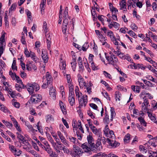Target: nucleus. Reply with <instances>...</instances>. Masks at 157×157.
<instances>
[{
  "label": "nucleus",
  "instance_id": "obj_1",
  "mask_svg": "<svg viewBox=\"0 0 157 157\" xmlns=\"http://www.w3.org/2000/svg\"><path fill=\"white\" fill-rule=\"evenodd\" d=\"M89 147L87 145V143H85L82 144L81 147L83 149L84 152L87 153L88 155L92 154V151L93 152H97L101 150L98 148V147L96 146L94 144L90 145Z\"/></svg>",
  "mask_w": 157,
  "mask_h": 157
},
{
  "label": "nucleus",
  "instance_id": "obj_2",
  "mask_svg": "<svg viewBox=\"0 0 157 157\" xmlns=\"http://www.w3.org/2000/svg\"><path fill=\"white\" fill-rule=\"evenodd\" d=\"M109 56H106L105 58L109 64L114 65L118 62L117 57L112 53H109Z\"/></svg>",
  "mask_w": 157,
  "mask_h": 157
},
{
  "label": "nucleus",
  "instance_id": "obj_3",
  "mask_svg": "<svg viewBox=\"0 0 157 157\" xmlns=\"http://www.w3.org/2000/svg\"><path fill=\"white\" fill-rule=\"evenodd\" d=\"M48 138L49 141L51 144L52 147L57 153H60L61 152L60 150L62 149L61 147L57 145L56 143L54 142L53 140L50 135L49 134H48Z\"/></svg>",
  "mask_w": 157,
  "mask_h": 157
},
{
  "label": "nucleus",
  "instance_id": "obj_4",
  "mask_svg": "<svg viewBox=\"0 0 157 157\" xmlns=\"http://www.w3.org/2000/svg\"><path fill=\"white\" fill-rule=\"evenodd\" d=\"M42 99L41 95L38 94H33L30 98V101L33 104H36L40 102Z\"/></svg>",
  "mask_w": 157,
  "mask_h": 157
},
{
  "label": "nucleus",
  "instance_id": "obj_5",
  "mask_svg": "<svg viewBox=\"0 0 157 157\" xmlns=\"http://www.w3.org/2000/svg\"><path fill=\"white\" fill-rule=\"evenodd\" d=\"M79 101V106L78 108L80 109H81L83 106L84 107L86 106L87 103V96L86 95H84L81 97V98L78 100Z\"/></svg>",
  "mask_w": 157,
  "mask_h": 157
},
{
  "label": "nucleus",
  "instance_id": "obj_6",
  "mask_svg": "<svg viewBox=\"0 0 157 157\" xmlns=\"http://www.w3.org/2000/svg\"><path fill=\"white\" fill-rule=\"evenodd\" d=\"M42 82H44L45 81H47V82L49 83H51L52 78V76L50 75L49 74L48 72H47L45 75V76H44L42 78Z\"/></svg>",
  "mask_w": 157,
  "mask_h": 157
},
{
  "label": "nucleus",
  "instance_id": "obj_7",
  "mask_svg": "<svg viewBox=\"0 0 157 157\" xmlns=\"http://www.w3.org/2000/svg\"><path fill=\"white\" fill-rule=\"evenodd\" d=\"M78 80L80 87L82 88L83 86L86 87V83L84 79L82 78L81 75L78 74L77 75Z\"/></svg>",
  "mask_w": 157,
  "mask_h": 157
},
{
  "label": "nucleus",
  "instance_id": "obj_8",
  "mask_svg": "<svg viewBox=\"0 0 157 157\" xmlns=\"http://www.w3.org/2000/svg\"><path fill=\"white\" fill-rule=\"evenodd\" d=\"M144 102L142 104V109L144 112H147L149 109H148V107L149 106L148 100L147 99H143Z\"/></svg>",
  "mask_w": 157,
  "mask_h": 157
},
{
  "label": "nucleus",
  "instance_id": "obj_9",
  "mask_svg": "<svg viewBox=\"0 0 157 157\" xmlns=\"http://www.w3.org/2000/svg\"><path fill=\"white\" fill-rule=\"evenodd\" d=\"M140 96L141 98L144 99H147V97L150 99L153 98V96L151 94L149 93H147L145 91H142L140 93Z\"/></svg>",
  "mask_w": 157,
  "mask_h": 157
},
{
  "label": "nucleus",
  "instance_id": "obj_10",
  "mask_svg": "<svg viewBox=\"0 0 157 157\" xmlns=\"http://www.w3.org/2000/svg\"><path fill=\"white\" fill-rule=\"evenodd\" d=\"M73 149L74 151L72 155H82L83 153V151L81 149L75 145H73Z\"/></svg>",
  "mask_w": 157,
  "mask_h": 157
},
{
  "label": "nucleus",
  "instance_id": "obj_11",
  "mask_svg": "<svg viewBox=\"0 0 157 157\" xmlns=\"http://www.w3.org/2000/svg\"><path fill=\"white\" fill-rule=\"evenodd\" d=\"M45 36L47 39L48 49V50H50L52 43L51 41L52 36L50 35V34L48 33L47 34H45Z\"/></svg>",
  "mask_w": 157,
  "mask_h": 157
},
{
  "label": "nucleus",
  "instance_id": "obj_12",
  "mask_svg": "<svg viewBox=\"0 0 157 157\" xmlns=\"http://www.w3.org/2000/svg\"><path fill=\"white\" fill-rule=\"evenodd\" d=\"M108 143L112 147L115 148L117 146H119L120 144L117 142L115 141V140H111L108 139Z\"/></svg>",
  "mask_w": 157,
  "mask_h": 157
},
{
  "label": "nucleus",
  "instance_id": "obj_13",
  "mask_svg": "<svg viewBox=\"0 0 157 157\" xmlns=\"http://www.w3.org/2000/svg\"><path fill=\"white\" fill-rule=\"evenodd\" d=\"M120 9L123 10L124 12L127 11L126 2L125 0H122L119 2Z\"/></svg>",
  "mask_w": 157,
  "mask_h": 157
},
{
  "label": "nucleus",
  "instance_id": "obj_14",
  "mask_svg": "<svg viewBox=\"0 0 157 157\" xmlns=\"http://www.w3.org/2000/svg\"><path fill=\"white\" fill-rule=\"evenodd\" d=\"M63 18L64 19L63 21V23H68V19H70L69 18L68 14V8L66 7L64 9V11L63 13Z\"/></svg>",
  "mask_w": 157,
  "mask_h": 157
},
{
  "label": "nucleus",
  "instance_id": "obj_15",
  "mask_svg": "<svg viewBox=\"0 0 157 157\" xmlns=\"http://www.w3.org/2000/svg\"><path fill=\"white\" fill-rule=\"evenodd\" d=\"M97 155L103 157H118L117 156L113 154L112 153H110L108 154L105 153H99L97 154Z\"/></svg>",
  "mask_w": 157,
  "mask_h": 157
},
{
  "label": "nucleus",
  "instance_id": "obj_16",
  "mask_svg": "<svg viewBox=\"0 0 157 157\" xmlns=\"http://www.w3.org/2000/svg\"><path fill=\"white\" fill-rule=\"evenodd\" d=\"M26 88L27 90L30 95H32L34 93V91L32 83L28 84Z\"/></svg>",
  "mask_w": 157,
  "mask_h": 157
},
{
  "label": "nucleus",
  "instance_id": "obj_17",
  "mask_svg": "<svg viewBox=\"0 0 157 157\" xmlns=\"http://www.w3.org/2000/svg\"><path fill=\"white\" fill-rule=\"evenodd\" d=\"M50 89L49 94L50 96L53 100H55L56 99V90L52 86L50 87Z\"/></svg>",
  "mask_w": 157,
  "mask_h": 157
},
{
  "label": "nucleus",
  "instance_id": "obj_18",
  "mask_svg": "<svg viewBox=\"0 0 157 157\" xmlns=\"http://www.w3.org/2000/svg\"><path fill=\"white\" fill-rule=\"evenodd\" d=\"M59 104L60 109L63 113L64 115L66 114H67V111L65 104L61 101H59Z\"/></svg>",
  "mask_w": 157,
  "mask_h": 157
},
{
  "label": "nucleus",
  "instance_id": "obj_19",
  "mask_svg": "<svg viewBox=\"0 0 157 157\" xmlns=\"http://www.w3.org/2000/svg\"><path fill=\"white\" fill-rule=\"evenodd\" d=\"M45 119L46 122L48 123H53L54 121V118L50 114L46 115Z\"/></svg>",
  "mask_w": 157,
  "mask_h": 157
},
{
  "label": "nucleus",
  "instance_id": "obj_20",
  "mask_svg": "<svg viewBox=\"0 0 157 157\" xmlns=\"http://www.w3.org/2000/svg\"><path fill=\"white\" fill-rule=\"evenodd\" d=\"M44 149L45 150L47 153L50 155H52L53 154V152L52 149L51 148L50 145L49 144L44 146Z\"/></svg>",
  "mask_w": 157,
  "mask_h": 157
},
{
  "label": "nucleus",
  "instance_id": "obj_21",
  "mask_svg": "<svg viewBox=\"0 0 157 157\" xmlns=\"http://www.w3.org/2000/svg\"><path fill=\"white\" fill-rule=\"evenodd\" d=\"M105 136L107 137V142L108 139H110L111 140H113L115 139V136L114 134V132L112 130H110V132L108 133V134H106Z\"/></svg>",
  "mask_w": 157,
  "mask_h": 157
},
{
  "label": "nucleus",
  "instance_id": "obj_22",
  "mask_svg": "<svg viewBox=\"0 0 157 157\" xmlns=\"http://www.w3.org/2000/svg\"><path fill=\"white\" fill-rule=\"evenodd\" d=\"M106 34L108 37H109L111 41H114L115 37L113 32L110 30H107Z\"/></svg>",
  "mask_w": 157,
  "mask_h": 157
},
{
  "label": "nucleus",
  "instance_id": "obj_23",
  "mask_svg": "<svg viewBox=\"0 0 157 157\" xmlns=\"http://www.w3.org/2000/svg\"><path fill=\"white\" fill-rule=\"evenodd\" d=\"M11 119L12 121L13 122L14 125L16 128V129L18 131L21 132V128H20V125H19L18 122L16 119L13 117L11 118Z\"/></svg>",
  "mask_w": 157,
  "mask_h": 157
},
{
  "label": "nucleus",
  "instance_id": "obj_24",
  "mask_svg": "<svg viewBox=\"0 0 157 157\" xmlns=\"http://www.w3.org/2000/svg\"><path fill=\"white\" fill-rule=\"evenodd\" d=\"M42 59L45 63H46L48 61V58L46 53V52L45 51H42Z\"/></svg>",
  "mask_w": 157,
  "mask_h": 157
},
{
  "label": "nucleus",
  "instance_id": "obj_25",
  "mask_svg": "<svg viewBox=\"0 0 157 157\" xmlns=\"http://www.w3.org/2000/svg\"><path fill=\"white\" fill-rule=\"evenodd\" d=\"M6 34V33L4 31H2V36L0 38V44H6L5 37Z\"/></svg>",
  "mask_w": 157,
  "mask_h": 157
},
{
  "label": "nucleus",
  "instance_id": "obj_26",
  "mask_svg": "<svg viewBox=\"0 0 157 157\" xmlns=\"http://www.w3.org/2000/svg\"><path fill=\"white\" fill-rule=\"evenodd\" d=\"M87 140L88 142L87 145L88 146L92 145L94 144V140L91 136L89 135L87 136Z\"/></svg>",
  "mask_w": 157,
  "mask_h": 157
},
{
  "label": "nucleus",
  "instance_id": "obj_27",
  "mask_svg": "<svg viewBox=\"0 0 157 157\" xmlns=\"http://www.w3.org/2000/svg\"><path fill=\"white\" fill-rule=\"evenodd\" d=\"M148 115L150 119L154 122H155L156 118L154 115L152 114L150 110H148L147 112Z\"/></svg>",
  "mask_w": 157,
  "mask_h": 157
},
{
  "label": "nucleus",
  "instance_id": "obj_28",
  "mask_svg": "<svg viewBox=\"0 0 157 157\" xmlns=\"http://www.w3.org/2000/svg\"><path fill=\"white\" fill-rule=\"evenodd\" d=\"M2 81L3 82L4 85L3 87V90H6L9 92L11 90L8 88L9 86L8 83L7 82H5L4 81Z\"/></svg>",
  "mask_w": 157,
  "mask_h": 157
},
{
  "label": "nucleus",
  "instance_id": "obj_29",
  "mask_svg": "<svg viewBox=\"0 0 157 157\" xmlns=\"http://www.w3.org/2000/svg\"><path fill=\"white\" fill-rule=\"evenodd\" d=\"M59 65L60 68L62 70L64 71L66 68V64L65 62H64L63 61H62L61 59Z\"/></svg>",
  "mask_w": 157,
  "mask_h": 157
},
{
  "label": "nucleus",
  "instance_id": "obj_30",
  "mask_svg": "<svg viewBox=\"0 0 157 157\" xmlns=\"http://www.w3.org/2000/svg\"><path fill=\"white\" fill-rule=\"evenodd\" d=\"M18 132L16 133L17 135V137L22 142L25 139V137L21 134V133H22V132L21 130V132Z\"/></svg>",
  "mask_w": 157,
  "mask_h": 157
},
{
  "label": "nucleus",
  "instance_id": "obj_31",
  "mask_svg": "<svg viewBox=\"0 0 157 157\" xmlns=\"http://www.w3.org/2000/svg\"><path fill=\"white\" fill-rule=\"evenodd\" d=\"M16 89L19 92H21L22 89V88H24L25 86L23 84H16L15 86Z\"/></svg>",
  "mask_w": 157,
  "mask_h": 157
},
{
  "label": "nucleus",
  "instance_id": "obj_32",
  "mask_svg": "<svg viewBox=\"0 0 157 157\" xmlns=\"http://www.w3.org/2000/svg\"><path fill=\"white\" fill-rule=\"evenodd\" d=\"M30 57H31L32 59L35 62H37L38 61V59L34 52H31V56Z\"/></svg>",
  "mask_w": 157,
  "mask_h": 157
},
{
  "label": "nucleus",
  "instance_id": "obj_33",
  "mask_svg": "<svg viewBox=\"0 0 157 157\" xmlns=\"http://www.w3.org/2000/svg\"><path fill=\"white\" fill-rule=\"evenodd\" d=\"M100 139L98 137L95 145L96 146L98 147V148H99V149L101 150L102 149V147Z\"/></svg>",
  "mask_w": 157,
  "mask_h": 157
},
{
  "label": "nucleus",
  "instance_id": "obj_34",
  "mask_svg": "<svg viewBox=\"0 0 157 157\" xmlns=\"http://www.w3.org/2000/svg\"><path fill=\"white\" fill-rule=\"evenodd\" d=\"M72 68L73 71H75L76 67V60L75 59H72V61L71 63Z\"/></svg>",
  "mask_w": 157,
  "mask_h": 157
},
{
  "label": "nucleus",
  "instance_id": "obj_35",
  "mask_svg": "<svg viewBox=\"0 0 157 157\" xmlns=\"http://www.w3.org/2000/svg\"><path fill=\"white\" fill-rule=\"evenodd\" d=\"M68 100L70 105L71 106H73L75 103V97L69 96Z\"/></svg>",
  "mask_w": 157,
  "mask_h": 157
},
{
  "label": "nucleus",
  "instance_id": "obj_36",
  "mask_svg": "<svg viewBox=\"0 0 157 157\" xmlns=\"http://www.w3.org/2000/svg\"><path fill=\"white\" fill-rule=\"evenodd\" d=\"M131 88L132 90L135 92H136L138 93H139L140 92V88L139 86H131Z\"/></svg>",
  "mask_w": 157,
  "mask_h": 157
},
{
  "label": "nucleus",
  "instance_id": "obj_37",
  "mask_svg": "<svg viewBox=\"0 0 157 157\" xmlns=\"http://www.w3.org/2000/svg\"><path fill=\"white\" fill-rule=\"evenodd\" d=\"M52 136L54 138L56 141V143L58 144L59 145H61V144L60 143L59 141V140L57 137V135L54 133H52Z\"/></svg>",
  "mask_w": 157,
  "mask_h": 157
},
{
  "label": "nucleus",
  "instance_id": "obj_38",
  "mask_svg": "<svg viewBox=\"0 0 157 157\" xmlns=\"http://www.w3.org/2000/svg\"><path fill=\"white\" fill-rule=\"evenodd\" d=\"M130 135L129 133H127L125 136L124 140V143H128L129 142Z\"/></svg>",
  "mask_w": 157,
  "mask_h": 157
},
{
  "label": "nucleus",
  "instance_id": "obj_39",
  "mask_svg": "<svg viewBox=\"0 0 157 157\" xmlns=\"http://www.w3.org/2000/svg\"><path fill=\"white\" fill-rule=\"evenodd\" d=\"M110 111L111 116L110 120L112 121L113 118L115 116L116 113H115L114 109L113 107L111 108Z\"/></svg>",
  "mask_w": 157,
  "mask_h": 157
},
{
  "label": "nucleus",
  "instance_id": "obj_40",
  "mask_svg": "<svg viewBox=\"0 0 157 157\" xmlns=\"http://www.w3.org/2000/svg\"><path fill=\"white\" fill-rule=\"evenodd\" d=\"M121 94L118 91H116L115 94V98L116 101H120V98L121 97Z\"/></svg>",
  "mask_w": 157,
  "mask_h": 157
},
{
  "label": "nucleus",
  "instance_id": "obj_41",
  "mask_svg": "<svg viewBox=\"0 0 157 157\" xmlns=\"http://www.w3.org/2000/svg\"><path fill=\"white\" fill-rule=\"evenodd\" d=\"M33 87L34 90H35L36 92L38 90L40 89V87L39 85L37 83L34 82L32 83Z\"/></svg>",
  "mask_w": 157,
  "mask_h": 157
},
{
  "label": "nucleus",
  "instance_id": "obj_42",
  "mask_svg": "<svg viewBox=\"0 0 157 157\" xmlns=\"http://www.w3.org/2000/svg\"><path fill=\"white\" fill-rule=\"evenodd\" d=\"M142 80L144 83L148 86L151 87L154 86V84H153L151 82L144 79H143Z\"/></svg>",
  "mask_w": 157,
  "mask_h": 157
},
{
  "label": "nucleus",
  "instance_id": "obj_43",
  "mask_svg": "<svg viewBox=\"0 0 157 157\" xmlns=\"http://www.w3.org/2000/svg\"><path fill=\"white\" fill-rule=\"evenodd\" d=\"M88 115L92 119H94L95 117V114L90 110L87 111Z\"/></svg>",
  "mask_w": 157,
  "mask_h": 157
},
{
  "label": "nucleus",
  "instance_id": "obj_44",
  "mask_svg": "<svg viewBox=\"0 0 157 157\" xmlns=\"http://www.w3.org/2000/svg\"><path fill=\"white\" fill-rule=\"evenodd\" d=\"M91 65L92 69L94 71H95L99 69L98 66L96 65L93 62L91 63Z\"/></svg>",
  "mask_w": 157,
  "mask_h": 157
},
{
  "label": "nucleus",
  "instance_id": "obj_45",
  "mask_svg": "<svg viewBox=\"0 0 157 157\" xmlns=\"http://www.w3.org/2000/svg\"><path fill=\"white\" fill-rule=\"evenodd\" d=\"M151 147L150 146H149L148 147V149L149 152H148V154H149L148 156V157H154V155H153V154L154 153H156V152H154V151H151L150 149L151 148Z\"/></svg>",
  "mask_w": 157,
  "mask_h": 157
},
{
  "label": "nucleus",
  "instance_id": "obj_46",
  "mask_svg": "<svg viewBox=\"0 0 157 157\" xmlns=\"http://www.w3.org/2000/svg\"><path fill=\"white\" fill-rule=\"evenodd\" d=\"M63 75L64 76H66L68 83L72 82L71 75L70 74H66L65 73H63Z\"/></svg>",
  "mask_w": 157,
  "mask_h": 157
},
{
  "label": "nucleus",
  "instance_id": "obj_47",
  "mask_svg": "<svg viewBox=\"0 0 157 157\" xmlns=\"http://www.w3.org/2000/svg\"><path fill=\"white\" fill-rule=\"evenodd\" d=\"M62 150L65 153L67 154H69L70 153V154H71V152H70L69 149L66 147L64 145L62 147Z\"/></svg>",
  "mask_w": 157,
  "mask_h": 157
},
{
  "label": "nucleus",
  "instance_id": "obj_48",
  "mask_svg": "<svg viewBox=\"0 0 157 157\" xmlns=\"http://www.w3.org/2000/svg\"><path fill=\"white\" fill-rule=\"evenodd\" d=\"M16 61L15 60L13 59L12 65V69L13 70H17V67L16 66Z\"/></svg>",
  "mask_w": 157,
  "mask_h": 157
},
{
  "label": "nucleus",
  "instance_id": "obj_49",
  "mask_svg": "<svg viewBox=\"0 0 157 157\" xmlns=\"http://www.w3.org/2000/svg\"><path fill=\"white\" fill-rule=\"evenodd\" d=\"M0 109L3 112L6 113L8 111V110L4 105L0 103Z\"/></svg>",
  "mask_w": 157,
  "mask_h": 157
},
{
  "label": "nucleus",
  "instance_id": "obj_50",
  "mask_svg": "<svg viewBox=\"0 0 157 157\" xmlns=\"http://www.w3.org/2000/svg\"><path fill=\"white\" fill-rule=\"evenodd\" d=\"M24 53L26 57H29L31 56V52L30 53L29 52L27 48H25Z\"/></svg>",
  "mask_w": 157,
  "mask_h": 157
},
{
  "label": "nucleus",
  "instance_id": "obj_51",
  "mask_svg": "<svg viewBox=\"0 0 157 157\" xmlns=\"http://www.w3.org/2000/svg\"><path fill=\"white\" fill-rule=\"evenodd\" d=\"M72 126L74 128V130H76L77 128H78V122L75 121L73 120L72 122Z\"/></svg>",
  "mask_w": 157,
  "mask_h": 157
},
{
  "label": "nucleus",
  "instance_id": "obj_52",
  "mask_svg": "<svg viewBox=\"0 0 157 157\" xmlns=\"http://www.w3.org/2000/svg\"><path fill=\"white\" fill-rule=\"evenodd\" d=\"M78 128L81 131L82 133H84V130L81 126V123L80 121H78Z\"/></svg>",
  "mask_w": 157,
  "mask_h": 157
},
{
  "label": "nucleus",
  "instance_id": "obj_53",
  "mask_svg": "<svg viewBox=\"0 0 157 157\" xmlns=\"http://www.w3.org/2000/svg\"><path fill=\"white\" fill-rule=\"evenodd\" d=\"M92 85V84L91 83H89V84L88 85V86H86V90L87 92L90 94L91 93V88L90 86Z\"/></svg>",
  "mask_w": 157,
  "mask_h": 157
},
{
  "label": "nucleus",
  "instance_id": "obj_54",
  "mask_svg": "<svg viewBox=\"0 0 157 157\" xmlns=\"http://www.w3.org/2000/svg\"><path fill=\"white\" fill-rule=\"evenodd\" d=\"M139 149L140 151H142L143 152L146 153L147 152V148L146 147L142 145H140L139 147Z\"/></svg>",
  "mask_w": 157,
  "mask_h": 157
},
{
  "label": "nucleus",
  "instance_id": "obj_55",
  "mask_svg": "<svg viewBox=\"0 0 157 157\" xmlns=\"http://www.w3.org/2000/svg\"><path fill=\"white\" fill-rule=\"evenodd\" d=\"M68 23H63L62 25V31L63 33H65L67 30V25Z\"/></svg>",
  "mask_w": 157,
  "mask_h": 157
},
{
  "label": "nucleus",
  "instance_id": "obj_56",
  "mask_svg": "<svg viewBox=\"0 0 157 157\" xmlns=\"http://www.w3.org/2000/svg\"><path fill=\"white\" fill-rule=\"evenodd\" d=\"M43 29H44L45 33L46 34L48 32V28L47 27V23L45 21L43 22Z\"/></svg>",
  "mask_w": 157,
  "mask_h": 157
},
{
  "label": "nucleus",
  "instance_id": "obj_57",
  "mask_svg": "<svg viewBox=\"0 0 157 157\" xmlns=\"http://www.w3.org/2000/svg\"><path fill=\"white\" fill-rule=\"evenodd\" d=\"M17 82L19 84H23L21 80L20 79V77L17 75L15 76V79Z\"/></svg>",
  "mask_w": 157,
  "mask_h": 157
},
{
  "label": "nucleus",
  "instance_id": "obj_58",
  "mask_svg": "<svg viewBox=\"0 0 157 157\" xmlns=\"http://www.w3.org/2000/svg\"><path fill=\"white\" fill-rule=\"evenodd\" d=\"M91 12L92 15L93 16V18H95V17H97V16L96 13V11L95 8H94L93 7H92V9L91 10Z\"/></svg>",
  "mask_w": 157,
  "mask_h": 157
},
{
  "label": "nucleus",
  "instance_id": "obj_59",
  "mask_svg": "<svg viewBox=\"0 0 157 157\" xmlns=\"http://www.w3.org/2000/svg\"><path fill=\"white\" fill-rule=\"evenodd\" d=\"M98 36L100 41L101 42L103 41H105L106 40H107L104 37L101 33Z\"/></svg>",
  "mask_w": 157,
  "mask_h": 157
},
{
  "label": "nucleus",
  "instance_id": "obj_60",
  "mask_svg": "<svg viewBox=\"0 0 157 157\" xmlns=\"http://www.w3.org/2000/svg\"><path fill=\"white\" fill-rule=\"evenodd\" d=\"M146 67L142 64H137V69L140 68L142 70H145Z\"/></svg>",
  "mask_w": 157,
  "mask_h": 157
},
{
  "label": "nucleus",
  "instance_id": "obj_61",
  "mask_svg": "<svg viewBox=\"0 0 157 157\" xmlns=\"http://www.w3.org/2000/svg\"><path fill=\"white\" fill-rule=\"evenodd\" d=\"M89 45L87 43H85L83 45L82 49L83 51H85L89 47Z\"/></svg>",
  "mask_w": 157,
  "mask_h": 157
},
{
  "label": "nucleus",
  "instance_id": "obj_62",
  "mask_svg": "<svg viewBox=\"0 0 157 157\" xmlns=\"http://www.w3.org/2000/svg\"><path fill=\"white\" fill-rule=\"evenodd\" d=\"M127 3L128 9L129 10L131 9L132 6L133 5L132 0H128Z\"/></svg>",
  "mask_w": 157,
  "mask_h": 157
},
{
  "label": "nucleus",
  "instance_id": "obj_63",
  "mask_svg": "<svg viewBox=\"0 0 157 157\" xmlns=\"http://www.w3.org/2000/svg\"><path fill=\"white\" fill-rule=\"evenodd\" d=\"M69 139L71 142L74 144H75L76 140H77L76 138L71 136H69Z\"/></svg>",
  "mask_w": 157,
  "mask_h": 157
},
{
  "label": "nucleus",
  "instance_id": "obj_64",
  "mask_svg": "<svg viewBox=\"0 0 157 157\" xmlns=\"http://www.w3.org/2000/svg\"><path fill=\"white\" fill-rule=\"evenodd\" d=\"M102 93L103 96L106 99L109 100H110V98L109 97V96L108 95V93L105 91L102 92Z\"/></svg>",
  "mask_w": 157,
  "mask_h": 157
}]
</instances>
